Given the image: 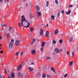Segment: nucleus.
Wrapping results in <instances>:
<instances>
[{"instance_id": "obj_1", "label": "nucleus", "mask_w": 78, "mask_h": 78, "mask_svg": "<svg viewBox=\"0 0 78 78\" xmlns=\"http://www.w3.org/2000/svg\"><path fill=\"white\" fill-rule=\"evenodd\" d=\"M30 23L25 19L24 16H21V25L26 28H28L30 26Z\"/></svg>"}, {"instance_id": "obj_2", "label": "nucleus", "mask_w": 78, "mask_h": 78, "mask_svg": "<svg viewBox=\"0 0 78 78\" xmlns=\"http://www.w3.org/2000/svg\"><path fill=\"white\" fill-rule=\"evenodd\" d=\"M13 44L11 42H10L9 44V48L10 49H11L13 47Z\"/></svg>"}, {"instance_id": "obj_3", "label": "nucleus", "mask_w": 78, "mask_h": 78, "mask_svg": "<svg viewBox=\"0 0 78 78\" xmlns=\"http://www.w3.org/2000/svg\"><path fill=\"white\" fill-rule=\"evenodd\" d=\"M46 37H50V33H49V32L48 30H47L45 34Z\"/></svg>"}, {"instance_id": "obj_4", "label": "nucleus", "mask_w": 78, "mask_h": 78, "mask_svg": "<svg viewBox=\"0 0 78 78\" xmlns=\"http://www.w3.org/2000/svg\"><path fill=\"white\" fill-rule=\"evenodd\" d=\"M19 43H20V41H19L17 40H15V44L16 46H18V45H19Z\"/></svg>"}, {"instance_id": "obj_5", "label": "nucleus", "mask_w": 78, "mask_h": 78, "mask_svg": "<svg viewBox=\"0 0 78 78\" xmlns=\"http://www.w3.org/2000/svg\"><path fill=\"white\" fill-rule=\"evenodd\" d=\"M22 65L20 64V66H18V67L17 69V70L18 71H19V70H20V69L21 68H22Z\"/></svg>"}, {"instance_id": "obj_6", "label": "nucleus", "mask_w": 78, "mask_h": 78, "mask_svg": "<svg viewBox=\"0 0 78 78\" xmlns=\"http://www.w3.org/2000/svg\"><path fill=\"white\" fill-rule=\"evenodd\" d=\"M11 76L12 78H14L15 77V74H14V73H13L12 72Z\"/></svg>"}, {"instance_id": "obj_7", "label": "nucleus", "mask_w": 78, "mask_h": 78, "mask_svg": "<svg viewBox=\"0 0 78 78\" xmlns=\"http://www.w3.org/2000/svg\"><path fill=\"white\" fill-rule=\"evenodd\" d=\"M37 14L38 16L41 17V16H42V13H41V12L40 11H37Z\"/></svg>"}, {"instance_id": "obj_8", "label": "nucleus", "mask_w": 78, "mask_h": 78, "mask_svg": "<svg viewBox=\"0 0 78 78\" xmlns=\"http://www.w3.org/2000/svg\"><path fill=\"white\" fill-rule=\"evenodd\" d=\"M44 33V31H43V30H42V29H41L40 32V36H41L42 35V34H43Z\"/></svg>"}, {"instance_id": "obj_9", "label": "nucleus", "mask_w": 78, "mask_h": 78, "mask_svg": "<svg viewBox=\"0 0 78 78\" xmlns=\"http://www.w3.org/2000/svg\"><path fill=\"white\" fill-rule=\"evenodd\" d=\"M31 53L32 55L36 54V50H32L31 51Z\"/></svg>"}, {"instance_id": "obj_10", "label": "nucleus", "mask_w": 78, "mask_h": 78, "mask_svg": "<svg viewBox=\"0 0 78 78\" xmlns=\"http://www.w3.org/2000/svg\"><path fill=\"white\" fill-rule=\"evenodd\" d=\"M36 9L37 11H41V10L40 9V8H39V6L38 5H37L36 6Z\"/></svg>"}, {"instance_id": "obj_11", "label": "nucleus", "mask_w": 78, "mask_h": 78, "mask_svg": "<svg viewBox=\"0 0 78 78\" xmlns=\"http://www.w3.org/2000/svg\"><path fill=\"white\" fill-rule=\"evenodd\" d=\"M51 70L52 72H53L55 73H56V71H55V70L54 69L53 67H51Z\"/></svg>"}, {"instance_id": "obj_12", "label": "nucleus", "mask_w": 78, "mask_h": 78, "mask_svg": "<svg viewBox=\"0 0 78 78\" xmlns=\"http://www.w3.org/2000/svg\"><path fill=\"white\" fill-rule=\"evenodd\" d=\"M55 51L56 53H59V50L57 48H55Z\"/></svg>"}, {"instance_id": "obj_13", "label": "nucleus", "mask_w": 78, "mask_h": 78, "mask_svg": "<svg viewBox=\"0 0 78 78\" xmlns=\"http://www.w3.org/2000/svg\"><path fill=\"white\" fill-rule=\"evenodd\" d=\"M70 12H71V11L69 10L68 12H66V14H67V15H68L70 14Z\"/></svg>"}, {"instance_id": "obj_14", "label": "nucleus", "mask_w": 78, "mask_h": 78, "mask_svg": "<svg viewBox=\"0 0 78 78\" xmlns=\"http://www.w3.org/2000/svg\"><path fill=\"white\" fill-rule=\"evenodd\" d=\"M41 45L42 47H44L45 46V42H43Z\"/></svg>"}, {"instance_id": "obj_15", "label": "nucleus", "mask_w": 78, "mask_h": 78, "mask_svg": "<svg viewBox=\"0 0 78 78\" xmlns=\"http://www.w3.org/2000/svg\"><path fill=\"white\" fill-rule=\"evenodd\" d=\"M69 40L70 42H73V37H71L70 38Z\"/></svg>"}, {"instance_id": "obj_16", "label": "nucleus", "mask_w": 78, "mask_h": 78, "mask_svg": "<svg viewBox=\"0 0 78 78\" xmlns=\"http://www.w3.org/2000/svg\"><path fill=\"white\" fill-rule=\"evenodd\" d=\"M28 69H29V70H30V71H31V72H32V71H33V70H34V69H33V68H31L30 67H28Z\"/></svg>"}, {"instance_id": "obj_17", "label": "nucleus", "mask_w": 78, "mask_h": 78, "mask_svg": "<svg viewBox=\"0 0 78 78\" xmlns=\"http://www.w3.org/2000/svg\"><path fill=\"white\" fill-rule=\"evenodd\" d=\"M35 41H36V39H35V38H34L32 42V43H31V44H33L35 42Z\"/></svg>"}, {"instance_id": "obj_18", "label": "nucleus", "mask_w": 78, "mask_h": 78, "mask_svg": "<svg viewBox=\"0 0 78 78\" xmlns=\"http://www.w3.org/2000/svg\"><path fill=\"white\" fill-rule=\"evenodd\" d=\"M22 75V74L21 73H20V72H19V73H18V77H20V75Z\"/></svg>"}, {"instance_id": "obj_19", "label": "nucleus", "mask_w": 78, "mask_h": 78, "mask_svg": "<svg viewBox=\"0 0 78 78\" xmlns=\"http://www.w3.org/2000/svg\"><path fill=\"white\" fill-rule=\"evenodd\" d=\"M55 33L56 35L58 33V30H55Z\"/></svg>"}, {"instance_id": "obj_20", "label": "nucleus", "mask_w": 78, "mask_h": 78, "mask_svg": "<svg viewBox=\"0 0 78 78\" xmlns=\"http://www.w3.org/2000/svg\"><path fill=\"white\" fill-rule=\"evenodd\" d=\"M10 37V33H9L7 34V38H9Z\"/></svg>"}, {"instance_id": "obj_21", "label": "nucleus", "mask_w": 78, "mask_h": 78, "mask_svg": "<svg viewBox=\"0 0 78 78\" xmlns=\"http://www.w3.org/2000/svg\"><path fill=\"white\" fill-rule=\"evenodd\" d=\"M51 20H55V16L53 15L51 16Z\"/></svg>"}, {"instance_id": "obj_22", "label": "nucleus", "mask_w": 78, "mask_h": 78, "mask_svg": "<svg viewBox=\"0 0 78 78\" xmlns=\"http://www.w3.org/2000/svg\"><path fill=\"white\" fill-rule=\"evenodd\" d=\"M46 77V76L45 75V73H43V75H42L43 78H45Z\"/></svg>"}, {"instance_id": "obj_23", "label": "nucleus", "mask_w": 78, "mask_h": 78, "mask_svg": "<svg viewBox=\"0 0 78 78\" xmlns=\"http://www.w3.org/2000/svg\"><path fill=\"white\" fill-rule=\"evenodd\" d=\"M12 42V43L13 44H14V39H12L11 40V42Z\"/></svg>"}, {"instance_id": "obj_24", "label": "nucleus", "mask_w": 78, "mask_h": 78, "mask_svg": "<svg viewBox=\"0 0 78 78\" xmlns=\"http://www.w3.org/2000/svg\"><path fill=\"white\" fill-rule=\"evenodd\" d=\"M69 66H71L73 64V62H70L69 63Z\"/></svg>"}, {"instance_id": "obj_25", "label": "nucleus", "mask_w": 78, "mask_h": 78, "mask_svg": "<svg viewBox=\"0 0 78 78\" xmlns=\"http://www.w3.org/2000/svg\"><path fill=\"white\" fill-rule=\"evenodd\" d=\"M30 31L31 32H33V27H31L30 29Z\"/></svg>"}, {"instance_id": "obj_26", "label": "nucleus", "mask_w": 78, "mask_h": 78, "mask_svg": "<svg viewBox=\"0 0 78 78\" xmlns=\"http://www.w3.org/2000/svg\"><path fill=\"white\" fill-rule=\"evenodd\" d=\"M12 27H10L9 29V32H10L11 31V30H12Z\"/></svg>"}, {"instance_id": "obj_27", "label": "nucleus", "mask_w": 78, "mask_h": 78, "mask_svg": "<svg viewBox=\"0 0 78 78\" xmlns=\"http://www.w3.org/2000/svg\"><path fill=\"white\" fill-rule=\"evenodd\" d=\"M48 3H49V2L48 1H47L46 2V7H48Z\"/></svg>"}, {"instance_id": "obj_28", "label": "nucleus", "mask_w": 78, "mask_h": 78, "mask_svg": "<svg viewBox=\"0 0 78 78\" xmlns=\"http://www.w3.org/2000/svg\"><path fill=\"white\" fill-rule=\"evenodd\" d=\"M46 58H47V59H51V57L48 56L46 57Z\"/></svg>"}, {"instance_id": "obj_29", "label": "nucleus", "mask_w": 78, "mask_h": 78, "mask_svg": "<svg viewBox=\"0 0 78 78\" xmlns=\"http://www.w3.org/2000/svg\"><path fill=\"white\" fill-rule=\"evenodd\" d=\"M30 18H32V17H33V14H32V13H30Z\"/></svg>"}, {"instance_id": "obj_30", "label": "nucleus", "mask_w": 78, "mask_h": 78, "mask_svg": "<svg viewBox=\"0 0 78 78\" xmlns=\"http://www.w3.org/2000/svg\"><path fill=\"white\" fill-rule=\"evenodd\" d=\"M56 43V41L54 40L53 41V44H55Z\"/></svg>"}, {"instance_id": "obj_31", "label": "nucleus", "mask_w": 78, "mask_h": 78, "mask_svg": "<svg viewBox=\"0 0 78 78\" xmlns=\"http://www.w3.org/2000/svg\"><path fill=\"white\" fill-rule=\"evenodd\" d=\"M60 12H59L58 13V15H57V17H59V14H60Z\"/></svg>"}, {"instance_id": "obj_32", "label": "nucleus", "mask_w": 78, "mask_h": 78, "mask_svg": "<svg viewBox=\"0 0 78 78\" xmlns=\"http://www.w3.org/2000/svg\"><path fill=\"white\" fill-rule=\"evenodd\" d=\"M59 42H60V44H61V43H62V40L61 39L59 41Z\"/></svg>"}, {"instance_id": "obj_33", "label": "nucleus", "mask_w": 78, "mask_h": 78, "mask_svg": "<svg viewBox=\"0 0 78 78\" xmlns=\"http://www.w3.org/2000/svg\"><path fill=\"white\" fill-rule=\"evenodd\" d=\"M23 52H21L20 54V56H22V55H23Z\"/></svg>"}, {"instance_id": "obj_34", "label": "nucleus", "mask_w": 78, "mask_h": 78, "mask_svg": "<svg viewBox=\"0 0 78 78\" xmlns=\"http://www.w3.org/2000/svg\"><path fill=\"white\" fill-rule=\"evenodd\" d=\"M6 24H4L3 25V24L2 25V27H6Z\"/></svg>"}, {"instance_id": "obj_35", "label": "nucleus", "mask_w": 78, "mask_h": 78, "mask_svg": "<svg viewBox=\"0 0 78 78\" xmlns=\"http://www.w3.org/2000/svg\"><path fill=\"white\" fill-rule=\"evenodd\" d=\"M67 76V74L66 73L65 75H64V78H66Z\"/></svg>"}, {"instance_id": "obj_36", "label": "nucleus", "mask_w": 78, "mask_h": 78, "mask_svg": "<svg viewBox=\"0 0 78 78\" xmlns=\"http://www.w3.org/2000/svg\"><path fill=\"white\" fill-rule=\"evenodd\" d=\"M29 7H33V5L32 4H30L29 5Z\"/></svg>"}, {"instance_id": "obj_37", "label": "nucleus", "mask_w": 78, "mask_h": 78, "mask_svg": "<svg viewBox=\"0 0 78 78\" xmlns=\"http://www.w3.org/2000/svg\"><path fill=\"white\" fill-rule=\"evenodd\" d=\"M0 78H5V77L3 76H0Z\"/></svg>"}, {"instance_id": "obj_38", "label": "nucleus", "mask_w": 78, "mask_h": 78, "mask_svg": "<svg viewBox=\"0 0 78 78\" xmlns=\"http://www.w3.org/2000/svg\"><path fill=\"white\" fill-rule=\"evenodd\" d=\"M71 7H73V5H69V8H70Z\"/></svg>"}, {"instance_id": "obj_39", "label": "nucleus", "mask_w": 78, "mask_h": 78, "mask_svg": "<svg viewBox=\"0 0 78 78\" xmlns=\"http://www.w3.org/2000/svg\"><path fill=\"white\" fill-rule=\"evenodd\" d=\"M41 51H44V49L42 47L41 48Z\"/></svg>"}, {"instance_id": "obj_40", "label": "nucleus", "mask_w": 78, "mask_h": 78, "mask_svg": "<svg viewBox=\"0 0 78 78\" xmlns=\"http://www.w3.org/2000/svg\"><path fill=\"white\" fill-rule=\"evenodd\" d=\"M55 3L56 4H58V0H55Z\"/></svg>"}, {"instance_id": "obj_41", "label": "nucleus", "mask_w": 78, "mask_h": 78, "mask_svg": "<svg viewBox=\"0 0 78 78\" xmlns=\"http://www.w3.org/2000/svg\"><path fill=\"white\" fill-rule=\"evenodd\" d=\"M18 26H19V27H20V26H21V24H20V23H19Z\"/></svg>"}, {"instance_id": "obj_42", "label": "nucleus", "mask_w": 78, "mask_h": 78, "mask_svg": "<svg viewBox=\"0 0 78 78\" xmlns=\"http://www.w3.org/2000/svg\"><path fill=\"white\" fill-rule=\"evenodd\" d=\"M11 78V76L10 75H8V78Z\"/></svg>"}, {"instance_id": "obj_43", "label": "nucleus", "mask_w": 78, "mask_h": 78, "mask_svg": "<svg viewBox=\"0 0 78 78\" xmlns=\"http://www.w3.org/2000/svg\"><path fill=\"white\" fill-rule=\"evenodd\" d=\"M19 54V53L18 52H17L16 53V56H18V55Z\"/></svg>"}, {"instance_id": "obj_44", "label": "nucleus", "mask_w": 78, "mask_h": 78, "mask_svg": "<svg viewBox=\"0 0 78 78\" xmlns=\"http://www.w3.org/2000/svg\"><path fill=\"white\" fill-rule=\"evenodd\" d=\"M75 55V54L74 53V51L72 53V57L73 58V55Z\"/></svg>"}, {"instance_id": "obj_45", "label": "nucleus", "mask_w": 78, "mask_h": 78, "mask_svg": "<svg viewBox=\"0 0 78 78\" xmlns=\"http://www.w3.org/2000/svg\"><path fill=\"white\" fill-rule=\"evenodd\" d=\"M66 54L67 55H69V51H67L66 52Z\"/></svg>"}, {"instance_id": "obj_46", "label": "nucleus", "mask_w": 78, "mask_h": 78, "mask_svg": "<svg viewBox=\"0 0 78 78\" xmlns=\"http://www.w3.org/2000/svg\"><path fill=\"white\" fill-rule=\"evenodd\" d=\"M3 0H0V3H3Z\"/></svg>"}, {"instance_id": "obj_47", "label": "nucleus", "mask_w": 78, "mask_h": 78, "mask_svg": "<svg viewBox=\"0 0 78 78\" xmlns=\"http://www.w3.org/2000/svg\"><path fill=\"white\" fill-rule=\"evenodd\" d=\"M4 70L5 71V73H7V71H6V69H4Z\"/></svg>"}, {"instance_id": "obj_48", "label": "nucleus", "mask_w": 78, "mask_h": 78, "mask_svg": "<svg viewBox=\"0 0 78 78\" xmlns=\"http://www.w3.org/2000/svg\"><path fill=\"white\" fill-rule=\"evenodd\" d=\"M64 10H62V14H64Z\"/></svg>"}, {"instance_id": "obj_49", "label": "nucleus", "mask_w": 78, "mask_h": 78, "mask_svg": "<svg viewBox=\"0 0 78 78\" xmlns=\"http://www.w3.org/2000/svg\"><path fill=\"white\" fill-rule=\"evenodd\" d=\"M31 65H34V63H33V62H32V63H31Z\"/></svg>"}, {"instance_id": "obj_50", "label": "nucleus", "mask_w": 78, "mask_h": 78, "mask_svg": "<svg viewBox=\"0 0 78 78\" xmlns=\"http://www.w3.org/2000/svg\"><path fill=\"white\" fill-rule=\"evenodd\" d=\"M46 76H47V77H49V76H49V75L47 74V75H46Z\"/></svg>"}, {"instance_id": "obj_51", "label": "nucleus", "mask_w": 78, "mask_h": 78, "mask_svg": "<svg viewBox=\"0 0 78 78\" xmlns=\"http://www.w3.org/2000/svg\"><path fill=\"white\" fill-rule=\"evenodd\" d=\"M48 24H46V25L45 27H48Z\"/></svg>"}, {"instance_id": "obj_52", "label": "nucleus", "mask_w": 78, "mask_h": 78, "mask_svg": "<svg viewBox=\"0 0 78 78\" xmlns=\"http://www.w3.org/2000/svg\"><path fill=\"white\" fill-rule=\"evenodd\" d=\"M3 51H0V53H3Z\"/></svg>"}, {"instance_id": "obj_53", "label": "nucleus", "mask_w": 78, "mask_h": 78, "mask_svg": "<svg viewBox=\"0 0 78 78\" xmlns=\"http://www.w3.org/2000/svg\"><path fill=\"white\" fill-rule=\"evenodd\" d=\"M26 5L27 6H29V5H28V4L27 3L26 4Z\"/></svg>"}, {"instance_id": "obj_54", "label": "nucleus", "mask_w": 78, "mask_h": 78, "mask_svg": "<svg viewBox=\"0 0 78 78\" xmlns=\"http://www.w3.org/2000/svg\"><path fill=\"white\" fill-rule=\"evenodd\" d=\"M2 39V37H1V36L0 35V39Z\"/></svg>"}, {"instance_id": "obj_55", "label": "nucleus", "mask_w": 78, "mask_h": 78, "mask_svg": "<svg viewBox=\"0 0 78 78\" xmlns=\"http://www.w3.org/2000/svg\"><path fill=\"white\" fill-rule=\"evenodd\" d=\"M22 63H23V65H24L25 64L24 63V62H23Z\"/></svg>"}, {"instance_id": "obj_56", "label": "nucleus", "mask_w": 78, "mask_h": 78, "mask_svg": "<svg viewBox=\"0 0 78 78\" xmlns=\"http://www.w3.org/2000/svg\"><path fill=\"white\" fill-rule=\"evenodd\" d=\"M0 47H2V45L1 44H0Z\"/></svg>"}, {"instance_id": "obj_57", "label": "nucleus", "mask_w": 78, "mask_h": 78, "mask_svg": "<svg viewBox=\"0 0 78 78\" xmlns=\"http://www.w3.org/2000/svg\"><path fill=\"white\" fill-rule=\"evenodd\" d=\"M61 36H62V35H63L62 34H61Z\"/></svg>"}, {"instance_id": "obj_58", "label": "nucleus", "mask_w": 78, "mask_h": 78, "mask_svg": "<svg viewBox=\"0 0 78 78\" xmlns=\"http://www.w3.org/2000/svg\"><path fill=\"white\" fill-rule=\"evenodd\" d=\"M77 50H78V47H77Z\"/></svg>"}, {"instance_id": "obj_59", "label": "nucleus", "mask_w": 78, "mask_h": 78, "mask_svg": "<svg viewBox=\"0 0 78 78\" xmlns=\"http://www.w3.org/2000/svg\"><path fill=\"white\" fill-rule=\"evenodd\" d=\"M0 32H1V28H0Z\"/></svg>"}, {"instance_id": "obj_60", "label": "nucleus", "mask_w": 78, "mask_h": 78, "mask_svg": "<svg viewBox=\"0 0 78 78\" xmlns=\"http://www.w3.org/2000/svg\"><path fill=\"white\" fill-rule=\"evenodd\" d=\"M60 51H62V49H61V50H60Z\"/></svg>"}, {"instance_id": "obj_61", "label": "nucleus", "mask_w": 78, "mask_h": 78, "mask_svg": "<svg viewBox=\"0 0 78 78\" xmlns=\"http://www.w3.org/2000/svg\"><path fill=\"white\" fill-rule=\"evenodd\" d=\"M17 35H18V34H19V33H17Z\"/></svg>"}, {"instance_id": "obj_62", "label": "nucleus", "mask_w": 78, "mask_h": 78, "mask_svg": "<svg viewBox=\"0 0 78 78\" xmlns=\"http://www.w3.org/2000/svg\"><path fill=\"white\" fill-rule=\"evenodd\" d=\"M27 0H24V1H27Z\"/></svg>"}, {"instance_id": "obj_63", "label": "nucleus", "mask_w": 78, "mask_h": 78, "mask_svg": "<svg viewBox=\"0 0 78 78\" xmlns=\"http://www.w3.org/2000/svg\"><path fill=\"white\" fill-rule=\"evenodd\" d=\"M0 49H2V48L1 47H0Z\"/></svg>"}, {"instance_id": "obj_64", "label": "nucleus", "mask_w": 78, "mask_h": 78, "mask_svg": "<svg viewBox=\"0 0 78 78\" xmlns=\"http://www.w3.org/2000/svg\"><path fill=\"white\" fill-rule=\"evenodd\" d=\"M9 0H7V1H8H8H9Z\"/></svg>"}]
</instances>
